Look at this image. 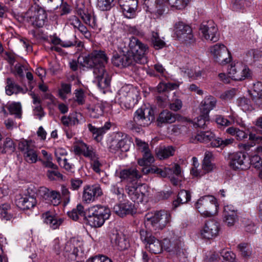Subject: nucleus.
<instances>
[{
    "mask_svg": "<svg viewBox=\"0 0 262 262\" xmlns=\"http://www.w3.org/2000/svg\"><path fill=\"white\" fill-rule=\"evenodd\" d=\"M140 234L141 239L146 243V248L151 253H160L164 248L180 258L185 257V252L179 245L178 242L172 244L169 240L164 239L162 244L161 241L152 236L150 232L143 229L140 231Z\"/></svg>",
    "mask_w": 262,
    "mask_h": 262,
    "instance_id": "f257e3e1",
    "label": "nucleus"
},
{
    "mask_svg": "<svg viewBox=\"0 0 262 262\" xmlns=\"http://www.w3.org/2000/svg\"><path fill=\"white\" fill-rule=\"evenodd\" d=\"M129 50L123 54L124 68L134 65L136 63L145 64L147 62L146 55L149 48L135 37L129 38Z\"/></svg>",
    "mask_w": 262,
    "mask_h": 262,
    "instance_id": "f03ea898",
    "label": "nucleus"
},
{
    "mask_svg": "<svg viewBox=\"0 0 262 262\" xmlns=\"http://www.w3.org/2000/svg\"><path fill=\"white\" fill-rule=\"evenodd\" d=\"M111 215L108 208L101 205H93L85 210L84 220L86 224L92 227H101Z\"/></svg>",
    "mask_w": 262,
    "mask_h": 262,
    "instance_id": "7ed1b4c3",
    "label": "nucleus"
},
{
    "mask_svg": "<svg viewBox=\"0 0 262 262\" xmlns=\"http://www.w3.org/2000/svg\"><path fill=\"white\" fill-rule=\"evenodd\" d=\"M154 111L150 107H142L134 113L133 119L126 123L127 128L139 132L141 126H147L154 120Z\"/></svg>",
    "mask_w": 262,
    "mask_h": 262,
    "instance_id": "20e7f679",
    "label": "nucleus"
},
{
    "mask_svg": "<svg viewBox=\"0 0 262 262\" xmlns=\"http://www.w3.org/2000/svg\"><path fill=\"white\" fill-rule=\"evenodd\" d=\"M170 214L166 211L160 210L155 213H147L144 217L147 229L157 232L163 229L170 221Z\"/></svg>",
    "mask_w": 262,
    "mask_h": 262,
    "instance_id": "39448f33",
    "label": "nucleus"
},
{
    "mask_svg": "<svg viewBox=\"0 0 262 262\" xmlns=\"http://www.w3.org/2000/svg\"><path fill=\"white\" fill-rule=\"evenodd\" d=\"M190 141L193 143L197 142L207 143L209 141H211L210 143L211 146L223 148L232 144L234 139L231 138H216L214 133L211 130H207L198 132L196 135L191 138Z\"/></svg>",
    "mask_w": 262,
    "mask_h": 262,
    "instance_id": "423d86ee",
    "label": "nucleus"
},
{
    "mask_svg": "<svg viewBox=\"0 0 262 262\" xmlns=\"http://www.w3.org/2000/svg\"><path fill=\"white\" fill-rule=\"evenodd\" d=\"M83 65L88 68H93V71L104 70L108 61V57L105 52L101 50H95L87 56H82Z\"/></svg>",
    "mask_w": 262,
    "mask_h": 262,
    "instance_id": "0eeeda50",
    "label": "nucleus"
},
{
    "mask_svg": "<svg viewBox=\"0 0 262 262\" xmlns=\"http://www.w3.org/2000/svg\"><path fill=\"white\" fill-rule=\"evenodd\" d=\"M26 21L31 25L40 28L42 27L47 19L46 11L35 2V5L32 6L24 16Z\"/></svg>",
    "mask_w": 262,
    "mask_h": 262,
    "instance_id": "6e6552de",
    "label": "nucleus"
},
{
    "mask_svg": "<svg viewBox=\"0 0 262 262\" xmlns=\"http://www.w3.org/2000/svg\"><path fill=\"white\" fill-rule=\"evenodd\" d=\"M138 92L130 85L123 86L116 96L120 104L126 109L133 107L136 103Z\"/></svg>",
    "mask_w": 262,
    "mask_h": 262,
    "instance_id": "1a4fd4ad",
    "label": "nucleus"
},
{
    "mask_svg": "<svg viewBox=\"0 0 262 262\" xmlns=\"http://www.w3.org/2000/svg\"><path fill=\"white\" fill-rule=\"evenodd\" d=\"M195 205L198 211L205 216H211L217 212L218 205L215 198L211 195L201 198Z\"/></svg>",
    "mask_w": 262,
    "mask_h": 262,
    "instance_id": "9d476101",
    "label": "nucleus"
},
{
    "mask_svg": "<svg viewBox=\"0 0 262 262\" xmlns=\"http://www.w3.org/2000/svg\"><path fill=\"white\" fill-rule=\"evenodd\" d=\"M81 243L73 238L68 241L63 248V256L68 260L73 261L80 259L83 255L81 248Z\"/></svg>",
    "mask_w": 262,
    "mask_h": 262,
    "instance_id": "9b49d317",
    "label": "nucleus"
},
{
    "mask_svg": "<svg viewBox=\"0 0 262 262\" xmlns=\"http://www.w3.org/2000/svg\"><path fill=\"white\" fill-rule=\"evenodd\" d=\"M174 34L178 40L186 43H193L195 41L191 28L188 25L178 21L174 26Z\"/></svg>",
    "mask_w": 262,
    "mask_h": 262,
    "instance_id": "f8f14e48",
    "label": "nucleus"
},
{
    "mask_svg": "<svg viewBox=\"0 0 262 262\" xmlns=\"http://www.w3.org/2000/svg\"><path fill=\"white\" fill-rule=\"evenodd\" d=\"M130 145V139L126 134L117 132L111 140L110 149L113 152H115L119 150L127 151L129 150Z\"/></svg>",
    "mask_w": 262,
    "mask_h": 262,
    "instance_id": "ddd939ff",
    "label": "nucleus"
},
{
    "mask_svg": "<svg viewBox=\"0 0 262 262\" xmlns=\"http://www.w3.org/2000/svg\"><path fill=\"white\" fill-rule=\"evenodd\" d=\"M210 53L214 60L222 65L231 61V54L227 47L223 44H216L210 48Z\"/></svg>",
    "mask_w": 262,
    "mask_h": 262,
    "instance_id": "4468645a",
    "label": "nucleus"
},
{
    "mask_svg": "<svg viewBox=\"0 0 262 262\" xmlns=\"http://www.w3.org/2000/svg\"><path fill=\"white\" fill-rule=\"evenodd\" d=\"M229 76L234 80L242 81L251 77L252 73L246 66L237 63L228 69Z\"/></svg>",
    "mask_w": 262,
    "mask_h": 262,
    "instance_id": "2eb2a0df",
    "label": "nucleus"
},
{
    "mask_svg": "<svg viewBox=\"0 0 262 262\" xmlns=\"http://www.w3.org/2000/svg\"><path fill=\"white\" fill-rule=\"evenodd\" d=\"M77 12L85 24L94 29L100 28V22L93 12H89L84 6L78 7Z\"/></svg>",
    "mask_w": 262,
    "mask_h": 262,
    "instance_id": "dca6fc26",
    "label": "nucleus"
},
{
    "mask_svg": "<svg viewBox=\"0 0 262 262\" xmlns=\"http://www.w3.org/2000/svg\"><path fill=\"white\" fill-rule=\"evenodd\" d=\"M204 37L212 42H216L219 39L217 28L211 20L203 23L200 27Z\"/></svg>",
    "mask_w": 262,
    "mask_h": 262,
    "instance_id": "f3484780",
    "label": "nucleus"
},
{
    "mask_svg": "<svg viewBox=\"0 0 262 262\" xmlns=\"http://www.w3.org/2000/svg\"><path fill=\"white\" fill-rule=\"evenodd\" d=\"M102 194L103 192L99 185H88L84 187L82 200L85 203H91Z\"/></svg>",
    "mask_w": 262,
    "mask_h": 262,
    "instance_id": "a211bd4d",
    "label": "nucleus"
},
{
    "mask_svg": "<svg viewBox=\"0 0 262 262\" xmlns=\"http://www.w3.org/2000/svg\"><path fill=\"white\" fill-rule=\"evenodd\" d=\"M142 177L141 172L136 167L125 168L120 171L119 177L122 182H125L130 185L140 179Z\"/></svg>",
    "mask_w": 262,
    "mask_h": 262,
    "instance_id": "6ab92c4d",
    "label": "nucleus"
},
{
    "mask_svg": "<svg viewBox=\"0 0 262 262\" xmlns=\"http://www.w3.org/2000/svg\"><path fill=\"white\" fill-rule=\"evenodd\" d=\"M125 190L130 199L137 203H142L146 197V187L144 185L139 186L126 185Z\"/></svg>",
    "mask_w": 262,
    "mask_h": 262,
    "instance_id": "aec40b11",
    "label": "nucleus"
},
{
    "mask_svg": "<svg viewBox=\"0 0 262 262\" xmlns=\"http://www.w3.org/2000/svg\"><path fill=\"white\" fill-rule=\"evenodd\" d=\"M119 0V3L122 10L124 16L127 18L135 17L138 6L137 0Z\"/></svg>",
    "mask_w": 262,
    "mask_h": 262,
    "instance_id": "412c9836",
    "label": "nucleus"
},
{
    "mask_svg": "<svg viewBox=\"0 0 262 262\" xmlns=\"http://www.w3.org/2000/svg\"><path fill=\"white\" fill-rule=\"evenodd\" d=\"M246 155L241 152H233L229 155V164L234 169H245L247 166L245 165Z\"/></svg>",
    "mask_w": 262,
    "mask_h": 262,
    "instance_id": "4be33fe9",
    "label": "nucleus"
},
{
    "mask_svg": "<svg viewBox=\"0 0 262 262\" xmlns=\"http://www.w3.org/2000/svg\"><path fill=\"white\" fill-rule=\"evenodd\" d=\"M219 231L218 223L215 220H209L205 223L201 233L203 237L209 239L215 237Z\"/></svg>",
    "mask_w": 262,
    "mask_h": 262,
    "instance_id": "5701e85b",
    "label": "nucleus"
},
{
    "mask_svg": "<svg viewBox=\"0 0 262 262\" xmlns=\"http://www.w3.org/2000/svg\"><path fill=\"white\" fill-rule=\"evenodd\" d=\"M95 80L97 82V85L101 90H104L110 85L111 77L106 72L105 69L97 70L93 71ZM104 93L105 91H103Z\"/></svg>",
    "mask_w": 262,
    "mask_h": 262,
    "instance_id": "b1692460",
    "label": "nucleus"
},
{
    "mask_svg": "<svg viewBox=\"0 0 262 262\" xmlns=\"http://www.w3.org/2000/svg\"><path fill=\"white\" fill-rule=\"evenodd\" d=\"M224 221L228 226H232L238 221L237 210L231 205L224 207Z\"/></svg>",
    "mask_w": 262,
    "mask_h": 262,
    "instance_id": "393cba45",
    "label": "nucleus"
},
{
    "mask_svg": "<svg viewBox=\"0 0 262 262\" xmlns=\"http://www.w3.org/2000/svg\"><path fill=\"white\" fill-rule=\"evenodd\" d=\"M36 200L33 195H25L19 196L15 200L16 205L23 210H29L33 208L36 204Z\"/></svg>",
    "mask_w": 262,
    "mask_h": 262,
    "instance_id": "a878e982",
    "label": "nucleus"
},
{
    "mask_svg": "<svg viewBox=\"0 0 262 262\" xmlns=\"http://www.w3.org/2000/svg\"><path fill=\"white\" fill-rule=\"evenodd\" d=\"M41 219L43 223L49 225L53 229L58 228L63 222V220L61 218L58 217L50 211L42 213Z\"/></svg>",
    "mask_w": 262,
    "mask_h": 262,
    "instance_id": "bb28decb",
    "label": "nucleus"
},
{
    "mask_svg": "<svg viewBox=\"0 0 262 262\" xmlns=\"http://www.w3.org/2000/svg\"><path fill=\"white\" fill-rule=\"evenodd\" d=\"M112 243L119 250H124L129 246L128 241L121 232L116 231L111 236Z\"/></svg>",
    "mask_w": 262,
    "mask_h": 262,
    "instance_id": "cd10ccee",
    "label": "nucleus"
},
{
    "mask_svg": "<svg viewBox=\"0 0 262 262\" xmlns=\"http://www.w3.org/2000/svg\"><path fill=\"white\" fill-rule=\"evenodd\" d=\"M134 208V205L127 201L115 205L113 208V211L118 216L123 217L127 214H132Z\"/></svg>",
    "mask_w": 262,
    "mask_h": 262,
    "instance_id": "c85d7f7f",
    "label": "nucleus"
},
{
    "mask_svg": "<svg viewBox=\"0 0 262 262\" xmlns=\"http://www.w3.org/2000/svg\"><path fill=\"white\" fill-rule=\"evenodd\" d=\"M251 96L253 101L259 108H262V83L257 82L253 84Z\"/></svg>",
    "mask_w": 262,
    "mask_h": 262,
    "instance_id": "c756f323",
    "label": "nucleus"
},
{
    "mask_svg": "<svg viewBox=\"0 0 262 262\" xmlns=\"http://www.w3.org/2000/svg\"><path fill=\"white\" fill-rule=\"evenodd\" d=\"M216 99L212 96L209 95L205 97L201 102V110L202 113L209 115L210 111L212 110L216 106Z\"/></svg>",
    "mask_w": 262,
    "mask_h": 262,
    "instance_id": "7c9ffc66",
    "label": "nucleus"
},
{
    "mask_svg": "<svg viewBox=\"0 0 262 262\" xmlns=\"http://www.w3.org/2000/svg\"><path fill=\"white\" fill-rule=\"evenodd\" d=\"M177 115L168 110H164L160 113L157 119L158 125L162 124L172 123L176 121Z\"/></svg>",
    "mask_w": 262,
    "mask_h": 262,
    "instance_id": "2f4dec72",
    "label": "nucleus"
},
{
    "mask_svg": "<svg viewBox=\"0 0 262 262\" xmlns=\"http://www.w3.org/2000/svg\"><path fill=\"white\" fill-rule=\"evenodd\" d=\"M5 90L6 93L9 96L13 94H17L19 93L25 94L26 92V91H24L22 88L16 84L11 78H7V85Z\"/></svg>",
    "mask_w": 262,
    "mask_h": 262,
    "instance_id": "473e14b6",
    "label": "nucleus"
},
{
    "mask_svg": "<svg viewBox=\"0 0 262 262\" xmlns=\"http://www.w3.org/2000/svg\"><path fill=\"white\" fill-rule=\"evenodd\" d=\"M75 151L78 154H82L84 157L90 159L94 158L97 155L94 151L92 146H88L84 142H80L75 148Z\"/></svg>",
    "mask_w": 262,
    "mask_h": 262,
    "instance_id": "72a5a7b5",
    "label": "nucleus"
},
{
    "mask_svg": "<svg viewBox=\"0 0 262 262\" xmlns=\"http://www.w3.org/2000/svg\"><path fill=\"white\" fill-rule=\"evenodd\" d=\"M157 157L160 160L167 159L172 156L175 152V149L172 146H160L155 150Z\"/></svg>",
    "mask_w": 262,
    "mask_h": 262,
    "instance_id": "f704fd0d",
    "label": "nucleus"
},
{
    "mask_svg": "<svg viewBox=\"0 0 262 262\" xmlns=\"http://www.w3.org/2000/svg\"><path fill=\"white\" fill-rule=\"evenodd\" d=\"M213 160V154L210 151L205 152L204 158L202 163V173L203 175L211 171L214 168V165L212 163Z\"/></svg>",
    "mask_w": 262,
    "mask_h": 262,
    "instance_id": "c9c22d12",
    "label": "nucleus"
},
{
    "mask_svg": "<svg viewBox=\"0 0 262 262\" xmlns=\"http://www.w3.org/2000/svg\"><path fill=\"white\" fill-rule=\"evenodd\" d=\"M111 126L110 122H106L103 126L101 127L96 128L93 126L91 124L88 125L89 130L93 134L95 139L97 141L101 140L100 136L105 134Z\"/></svg>",
    "mask_w": 262,
    "mask_h": 262,
    "instance_id": "e433bc0d",
    "label": "nucleus"
},
{
    "mask_svg": "<svg viewBox=\"0 0 262 262\" xmlns=\"http://www.w3.org/2000/svg\"><path fill=\"white\" fill-rule=\"evenodd\" d=\"M82 117L81 113H76L74 115L68 116H62L61 121L63 125L69 127L79 124L80 123V118H82Z\"/></svg>",
    "mask_w": 262,
    "mask_h": 262,
    "instance_id": "4c0bfd02",
    "label": "nucleus"
},
{
    "mask_svg": "<svg viewBox=\"0 0 262 262\" xmlns=\"http://www.w3.org/2000/svg\"><path fill=\"white\" fill-rule=\"evenodd\" d=\"M18 148L23 155H24L36 148V147L33 141L31 140H22L19 142Z\"/></svg>",
    "mask_w": 262,
    "mask_h": 262,
    "instance_id": "58836bf2",
    "label": "nucleus"
},
{
    "mask_svg": "<svg viewBox=\"0 0 262 262\" xmlns=\"http://www.w3.org/2000/svg\"><path fill=\"white\" fill-rule=\"evenodd\" d=\"M15 145L14 142L9 138H6L3 144L0 146V154H10L14 151Z\"/></svg>",
    "mask_w": 262,
    "mask_h": 262,
    "instance_id": "ea45409f",
    "label": "nucleus"
},
{
    "mask_svg": "<svg viewBox=\"0 0 262 262\" xmlns=\"http://www.w3.org/2000/svg\"><path fill=\"white\" fill-rule=\"evenodd\" d=\"M190 198V194L188 191L182 190L178 193L177 200L173 202V206L174 208H177L180 204H183L188 202Z\"/></svg>",
    "mask_w": 262,
    "mask_h": 262,
    "instance_id": "a19ab883",
    "label": "nucleus"
},
{
    "mask_svg": "<svg viewBox=\"0 0 262 262\" xmlns=\"http://www.w3.org/2000/svg\"><path fill=\"white\" fill-rule=\"evenodd\" d=\"M151 45L156 50H159L164 48L166 43L162 40L157 32L152 31L150 38Z\"/></svg>",
    "mask_w": 262,
    "mask_h": 262,
    "instance_id": "79ce46f5",
    "label": "nucleus"
},
{
    "mask_svg": "<svg viewBox=\"0 0 262 262\" xmlns=\"http://www.w3.org/2000/svg\"><path fill=\"white\" fill-rule=\"evenodd\" d=\"M13 217L10 205L7 203L0 206V218L3 221H10Z\"/></svg>",
    "mask_w": 262,
    "mask_h": 262,
    "instance_id": "37998d69",
    "label": "nucleus"
},
{
    "mask_svg": "<svg viewBox=\"0 0 262 262\" xmlns=\"http://www.w3.org/2000/svg\"><path fill=\"white\" fill-rule=\"evenodd\" d=\"M68 215L74 221L78 220L79 216L85 217V210L83 206L80 204H78L76 208H74L72 211L68 212Z\"/></svg>",
    "mask_w": 262,
    "mask_h": 262,
    "instance_id": "c03bdc74",
    "label": "nucleus"
},
{
    "mask_svg": "<svg viewBox=\"0 0 262 262\" xmlns=\"http://www.w3.org/2000/svg\"><path fill=\"white\" fill-rule=\"evenodd\" d=\"M262 56V53L256 49L250 50L248 51L246 56V61L252 63L258 60Z\"/></svg>",
    "mask_w": 262,
    "mask_h": 262,
    "instance_id": "a18cd8bd",
    "label": "nucleus"
},
{
    "mask_svg": "<svg viewBox=\"0 0 262 262\" xmlns=\"http://www.w3.org/2000/svg\"><path fill=\"white\" fill-rule=\"evenodd\" d=\"M195 118L194 120V126L195 127L204 128L209 122V115L205 113Z\"/></svg>",
    "mask_w": 262,
    "mask_h": 262,
    "instance_id": "49530a36",
    "label": "nucleus"
},
{
    "mask_svg": "<svg viewBox=\"0 0 262 262\" xmlns=\"http://www.w3.org/2000/svg\"><path fill=\"white\" fill-rule=\"evenodd\" d=\"M90 116L93 118H98L102 115L104 112V106L101 103H97L94 106L88 108Z\"/></svg>",
    "mask_w": 262,
    "mask_h": 262,
    "instance_id": "de8ad7c7",
    "label": "nucleus"
},
{
    "mask_svg": "<svg viewBox=\"0 0 262 262\" xmlns=\"http://www.w3.org/2000/svg\"><path fill=\"white\" fill-rule=\"evenodd\" d=\"M155 161L154 156L151 154L150 150L143 152V157L138 160V164L141 166L149 165Z\"/></svg>",
    "mask_w": 262,
    "mask_h": 262,
    "instance_id": "09e8293b",
    "label": "nucleus"
},
{
    "mask_svg": "<svg viewBox=\"0 0 262 262\" xmlns=\"http://www.w3.org/2000/svg\"><path fill=\"white\" fill-rule=\"evenodd\" d=\"M38 156L37 148L23 155L25 160L30 164L35 163L39 161V159L38 158Z\"/></svg>",
    "mask_w": 262,
    "mask_h": 262,
    "instance_id": "8fccbe9b",
    "label": "nucleus"
},
{
    "mask_svg": "<svg viewBox=\"0 0 262 262\" xmlns=\"http://www.w3.org/2000/svg\"><path fill=\"white\" fill-rule=\"evenodd\" d=\"M249 140L254 143V145L259 144L255 150L257 153H262V137L256 135L255 133L250 132L249 135Z\"/></svg>",
    "mask_w": 262,
    "mask_h": 262,
    "instance_id": "3c124183",
    "label": "nucleus"
},
{
    "mask_svg": "<svg viewBox=\"0 0 262 262\" xmlns=\"http://www.w3.org/2000/svg\"><path fill=\"white\" fill-rule=\"evenodd\" d=\"M8 108L11 115H14L16 117L20 118L21 115V106L19 102H13L9 105Z\"/></svg>",
    "mask_w": 262,
    "mask_h": 262,
    "instance_id": "603ef678",
    "label": "nucleus"
},
{
    "mask_svg": "<svg viewBox=\"0 0 262 262\" xmlns=\"http://www.w3.org/2000/svg\"><path fill=\"white\" fill-rule=\"evenodd\" d=\"M241 256L245 259H249L252 254V250L250 246L245 243L239 244L237 247Z\"/></svg>",
    "mask_w": 262,
    "mask_h": 262,
    "instance_id": "864d4df0",
    "label": "nucleus"
},
{
    "mask_svg": "<svg viewBox=\"0 0 262 262\" xmlns=\"http://www.w3.org/2000/svg\"><path fill=\"white\" fill-rule=\"evenodd\" d=\"M114 0H97V7L101 11L110 10L114 6Z\"/></svg>",
    "mask_w": 262,
    "mask_h": 262,
    "instance_id": "5fc2aeb1",
    "label": "nucleus"
},
{
    "mask_svg": "<svg viewBox=\"0 0 262 262\" xmlns=\"http://www.w3.org/2000/svg\"><path fill=\"white\" fill-rule=\"evenodd\" d=\"M178 85L174 83L160 82L157 86V91L159 93H163L174 90Z\"/></svg>",
    "mask_w": 262,
    "mask_h": 262,
    "instance_id": "6e6d98bb",
    "label": "nucleus"
},
{
    "mask_svg": "<svg viewBox=\"0 0 262 262\" xmlns=\"http://www.w3.org/2000/svg\"><path fill=\"white\" fill-rule=\"evenodd\" d=\"M237 104L238 106L241 107L244 111H248L251 110V102L250 99L245 98H239L236 100Z\"/></svg>",
    "mask_w": 262,
    "mask_h": 262,
    "instance_id": "4d7b16f0",
    "label": "nucleus"
},
{
    "mask_svg": "<svg viewBox=\"0 0 262 262\" xmlns=\"http://www.w3.org/2000/svg\"><path fill=\"white\" fill-rule=\"evenodd\" d=\"M220 254L223 258V262H236L235 255L231 251L223 249Z\"/></svg>",
    "mask_w": 262,
    "mask_h": 262,
    "instance_id": "13d9d810",
    "label": "nucleus"
},
{
    "mask_svg": "<svg viewBox=\"0 0 262 262\" xmlns=\"http://www.w3.org/2000/svg\"><path fill=\"white\" fill-rule=\"evenodd\" d=\"M48 200L50 201L54 205H57L60 203V194L59 192L51 190Z\"/></svg>",
    "mask_w": 262,
    "mask_h": 262,
    "instance_id": "bf43d9fd",
    "label": "nucleus"
},
{
    "mask_svg": "<svg viewBox=\"0 0 262 262\" xmlns=\"http://www.w3.org/2000/svg\"><path fill=\"white\" fill-rule=\"evenodd\" d=\"M64 246L59 238H55L53 242V250L56 254L61 253L63 255V248Z\"/></svg>",
    "mask_w": 262,
    "mask_h": 262,
    "instance_id": "052dcab7",
    "label": "nucleus"
},
{
    "mask_svg": "<svg viewBox=\"0 0 262 262\" xmlns=\"http://www.w3.org/2000/svg\"><path fill=\"white\" fill-rule=\"evenodd\" d=\"M192 160L193 162V167L190 170V173L196 177H201L203 176L202 170L198 169L197 167L199 166L198 161L196 158L193 157Z\"/></svg>",
    "mask_w": 262,
    "mask_h": 262,
    "instance_id": "680f3d73",
    "label": "nucleus"
},
{
    "mask_svg": "<svg viewBox=\"0 0 262 262\" xmlns=\"http://www.w3.org/2000/svg\"><path fill=\"white\" fill-rule=\"evenodd\" d=\"M112 60L115 66L120 68H124L123 54H116L113 56Z\"/></svg>",
    "mask_w": 262,
    "mask_h": 262,
    "instance_id": "e2e57ef3",
    "label": "nucleus"
},
{
    "mask_svg": "<svg viewBox=\"0 0 262 262\" xmlns=\"http://www.w3.org/2000/svg\"><path fill=\"white\" fill-rule=\"evenodd\" d=\"M214 121L218 125L221 126H228L231 124L229 120L220 115H216L214 116Z\"/></svg>",
    "mask_w": 262,
    "mask_h": 262,
    "instance_id": "0e129e2a",
    "label": "nucleus"
},
{
    "mask_svg": "<svg viewBox=\"0 0 262 262\" xmlns=\"http://www.w3.org/2000/svg\"><path fill=\"white\" fill-rule=\"evenodd\" d=\"M236 92L237 90L235 88L228 90L221 94V98L224 100H230L235 96Z\"/></svg>",
    "mask_w": 262,
    "mask_h": 262,
    "instance_id": "69168bd1",
    "label": "nucleus"
},
{
    "mask_svg": "<svg viewBox=\"0 0 262 262\" xmlns=\"http://www.w3.org/2000/svg\"><path fill=\"white\" fill-rule=\"evenodd\" d=\"M250 163L255 168H262V159L257 155H255L251 157Z\"/></svg>",
    "mask_w": 262,
    "mask_h": 262,
    "instance_id": "338daca9",
    "label": "nucleus"
},
{
    "mask_svg": "<svg viewBox=\"0 0 262 262\" xmlns=\"http://www.w3.org/2000/svg\"><path fill=\"white\" fill-rule=\"evenodd\" d=\"M86 262H112L111 259L103 255H98L89 258Z\"/></svg>",
    "mask_w": 262,
    "mask_h": 262,
    "instance_id": "774afa93",
    "label": "nucleus"
}]
</instances>
